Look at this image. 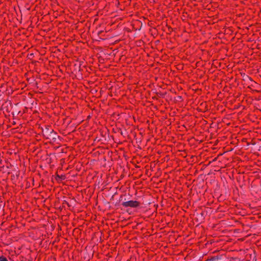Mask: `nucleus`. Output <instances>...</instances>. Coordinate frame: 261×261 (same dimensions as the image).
<instances>
[{
  "label": "nucleus",
  "instance_id": "1",
  "mask_svg": "<svg viewBox=\"0 0 261 261\" xmlns=\"http://www.w3.org/2000/svg\"><path fill=\"white\" fill-rule=\"evenodd\" d=\"M138 202L137 201L130 200L125 202H123L122 205L125 207H136L138 206Z\"/></svg>",
  "mask_w": 261,
  "mask_h": 261
},
{
  "label": "nucleus",
  "instance_id": "4",
  "mask_svg": "<svg viewBox=\"0 0 261 261\" xmlns=\"http://www.w3.org/2000/svg\"><path fill=\"white\" fill-rule=\"evenodd\" d=\"M50 133H51V134L53 133V130H51V131H50Z\"/></svg>",
  "mask_w": 261,
  "mask_h": 261
},
{
  "label": "nucleus",
  "instance_id": "2",
  "mask_svg": "<svg viewBox=\"0 0 261 261\" xmlns=\"http://www.w3.org/2000/svg\"><path fill=\"white\" fill-rule=\"evenodd\" d=\"M217 258L216 257H213L210 259H207L206 261H217Z\"/></svg>",
  "mask_w": 261,
  "mask_h": 261
},
{
  "label": "nucleus",
  "instance_id": "3",
  "mask_svg": "<svg viewBox=\"0 0 261 261\" xmlns=\"http://www.w3.org/2000/svg\"><path fill=\"white\" fill-rule=\"evenodd\" d=\"M0 261H8L7 258L3 256L0 257Z\"/></svg>",
  "mask_w": 261,
  "mask_h": 261
}]
</instances>
